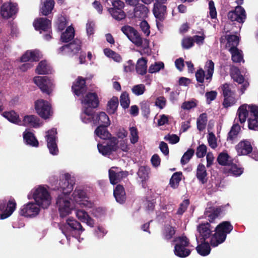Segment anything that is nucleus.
I'll return each mask as SVG.
<instances>
[{"label": "nucleus", "mask_w": 258, "mask_h": 258, "mask_svg": "<svg viewBox=\"0 0 258 258\" xmlns=\"http://www.w3.org/2000/svg\"><path fill=\"white\" fill-rule=\"evenodd\" d=\"M174 253L179 257H185L189 255L190 250L188 248L189 240L186 236H181L175 240Z\"/></svg>", "instance_id": "7"}, {"label": "nucleus", "mask_w": 258, "mask_h": 258, "mask_svg": "<svg viewBox=\"0 0 258 258\" xmlns=\"http://www.w3.org/2000/svg\"><path fill=\"white\" fill-rule=\"evenodd\" d=\"M149 12L147 7L141 5L134 9V15L137 18H144L147 16Z\"/></svg>", "instance_id": "40"}, {"label": "nucleus", "mask_w": 258, "mask_h": 258, "mask_svg": "<svg viewBox=\"0 0 258 258\" xmlns=\"http://www.w3.org/2000/svg\"><path fill=\"white\" fill-rule=\"evenodd\" d=\"M220 211L217 209L215 210L213 208L206 209V211L205 213V218H207L208 220L212 222L219 214Z\"/></svg>", "instance_id": "46"}, {"label": "nucleus", "mask_w": 258, "mask_h": 258, "mask_svg": "<svg viewBox=\"0 0 258 258\" xmlns=\"http://www.w3.org/2000/svg\"><path fill=\"white\" fill-rule=\"evenodd\" d=\"M80 48V42H75L61 47L58 49V53L74 55L79 52Z\"/></svg>", "instance_id": "23"}, {"label": "nucleus", "mask_w": 258, "mask_h": 258, "mask_svg": "<svg viewBox=\"0 0 258 258\" xmlns=\"http://www.w3.org/2000/svg\"><path fill=\"white\" fill-rule=\"evenodd\" d=\"M31 195L35 202L42 208H47L51 203L52 198L50 193L43 186L39 185L32 189L30 195L28 196L29 199H30Z\"/></svg>", "instance_id": "1"}, {"label": "nucleus", "mask_w": 258, "mask_h": 258, "mask_svg": "<svg viewBox=\"0 0 258 258\" xmlns=\"http://www.w3.org/2000/svg\"><path fill=\"white\" fill-rule=\"evenodd\" d=\"M33 26L36 30L46 31L50 27V21L46 18H38L33 22Z\"/></svg>", "instance_id": "28"}, {"label": "nucleus", "mask_w": 258, "mask_h": 258, "mask_svg": "<svg viewBox=\"0 0 258 258\" xmlns=\"http://www.w3.org/2000/svg\"><path fill=\"white\" fill-rule=\"evenodd\" d=\"M246 17L244 9L241 6H237L233 11H230L228 14V18L231 21H237L243 23Z\"/></svg>", "instance_id": "18"}, {"label": "nucleus", "mask_w": 258, "mask_h": 258, "mask_svg": "<svg viewBox=\"0 0 258 258\" xmlns=\"http://www.w3.org/2000/svg\"><path fill=\"white\" fill-rule=\"evenodd\" d=\"M108 116L104 112L94 113L93 124L102 126H108L110 125Z\"/></svg>", "instance_id": "25"}, {"label": "nucleus", "mask_w": 258, "mask_h": 258, "mask_svg": "<svg viewBox=\"0 0 258 258\" xmlns=\"http://www.w3.org/2000/svg\"><path fill=\"white\" fill-rule=\"evenodd\" d=\"M155 103L157 107L161 109L166 106V100L164 97L160 96L157 98Z\"/></svg>", "instance_id": "63"}, {"label": "nucleus", "mask_w": 258, "mask_h": 258, "mask_svg": "<svg viewBox=\"0 0 258 258\" xmlns=\"http://www.w3.org/2000/svg\"><path fill=\"white\" fill-rule=\"evenodd\" d=\"M197 231L198 234L196 235V239L198 243H199L200 241H205L211 235L210 225L208 223L201 224L198 226Z\"/></svg>", "instance_id": "21"}, {"label": "nucleus", "mask_w": 258, "mask_h": 258, "mask_svg": "<svg viewBox=\"0 0 258 258\" xmlns=\"http://www.w3.org/2000/svg\"><path fill=\"white\" fill-rule=\"evenodd\" d=\"M18 11L17 5L12 3H5L1 8L0 14L1 16L8 19L15 15Z\"/></svg>", "instance_id": "16"}, {"label": "nucleus", "mask_w": 258, "mask_h": 258, "mask_svg": "<svg viewBox=\"0 0 258 258\" xmlns=\"http://www.w3.org/2000/svg\"><path fill=\"white\" fill-rule=\"evenodd\" d=\"M217 161L221 165H228L231 163V158L226 152L221 153L217 158Z\"/></svg>", "instance_id": "49"}, {"label": "nucleus", "mask_w": 258, "mask_h": 258, "mask_svg": "<svg viewBox=\"0 0 258 258\" xmlns=\"http://www.w3.org/2000/svg\"><path fill=\"white\" fill-rule=\"evenodd\" d=\"M41 13L45 16L48 15L52 11L54 4L53 0H41Z\"/></svg>", "instance_id": "33"}, {"label": "nucleus", "mask_w": 258, "mask_h": 258, "mask_svg": "<svg viewBox=\"0 0 258 258\" xmlns=\"http://www.w3.org/2000/svg\"><path fill=\"white\" fill-rule=\"evenodd\" d=\"M204 69L206 72V80L209 82L213 76L214 70V63L211 60H208L206 62Z\"/></svg>", "instance_id": "42"}, {"label": "nucleus", "mask_w": 258, "mask_h": 258, "mask_svg": "<svg viewBox=\"0 0 258 258\" xmlns=\"http://www.w3.org/2000/svg\"><path fill=\"white\" fill-rule=\"evenodd\" d=\"M75 210L76 216L79 220L86 223L90 227L94 226V222L93 220L88 215L86 212L83 210L78 209L77 207Z\"/></svg>", "instance_id": "27"}, {"label": "nucleus", "mask_w": 258, "mask_h": 258, "mask_svg": "<svg viewBox=\"0 0 258 258\" xmlns=\"http://www.w3.org/2000/svg\"><path fill=\"white\" fill-rule=\"evenodd\" d=\"M248 127L250 130L258 129V112L254 111L248 119Z\"/></svg>", "instance_id": "45"}, {"label": "nucleus", "mask_w": 258, "mask_h": 258, "mask_svg": "<svg viewBox=\"0 0 258 258\" xmlns=\"http://www.w3.org/2000/svg\"><path fill=\"white\" fill-rule=\"evenodd\" d=\"M51 71L50 66L45 60L40 61L36 69V73L38 74H47L50 73Z\"/></svg>", "instance_id": "39"}, {"label": "nucleus", "mask_w": 258, "mask_h": 258, "mask_svg": "<svg viewBox=\"0 0 258 258\" xmlns=\"http://www.w3.org/2000/svg\"><path fill=\"white\" fill-rule=\"evenodd\" d=\"M72 89L75 95L81 96L87 91L86 80L82 77H79L73 83Z\"/></svg>", "instance_id": "19"}, {"label": "nucleus", "mask_w": 258, "mask_h": 258, "mask_svg": "<svg viewBox=\"0 0 258 258\" xmlns=\"http://www.w3.org/2000/svg\"><path fill=\"white\" fill-rule=\"evenodd\" d=\"M166 7L163 4L155 3L153 9V13L156 19L162 21L164 19Z\"/></svg>", "instance_id": "29"}, {"label": "nucleus", "mask_w": 258, "mask_h": 258, "mask_svg": "<svg viewBox=\"0 0 258 258\" xmlns=\"http://www.w3.org/2000/svg\"><path fill=\"white\" fill-rule=\"evenodd\" d=\"M60 228L68 239L71 236L80 234L84 231L81 224L73 218H69Z\"/></svg>", "instance_id": "5"}, {"label": "nucleus", "mask_w": 258, "mask_h": 258, "mask_svg": "<svg viewBox=\"0 0 258 258\" xmlns=\"http://www.w3.org/2000/svg\"><path fill=\"white\" fill-rule=\"evenodd\" d=\"M109 11L113 18L117 20H122L125 17L124 12L121 9L110 8Z\"/></svg>", "instance_id": "48"}, {"label": "nucleus", "mask_w": 258, "mask_h": 258, "mask_svg": "<svg viewBox=\"0 0 258 258\" xmlns=\"http://www.w3.org/2000/svg\"><path fill=\"white\" fill-rule=\"evenodd\" d=\"M239 43V38L236 35H231L229 36L227 38V45L231 47H236V46L238 45Z\"/></svg>", "instance_id": "58"}, {"label": "nucleus", "mask_w": 258, "mask_h": 258, "mask_svg": "<svg viewBox=\"0 0 258 258\" xmlns=\"http://www.w3.org/2000/svg\"><path fill=\"white\" fill-rule=\"evenodd\" d=\"M235 149L239 156H243L250 153L252 150V148L248 141L243 140L235 146Z\"/></svg>", "instance_id": "24"}, {"label": "nucleus", "mask_w": 258, "mask_h": 258, "mask_svg": "<svg viewBox=\"0 0 258 258\" xmlns=\"http://www.w3.org/2000/svg\"><path fill=\"white\" fill-rule=\"evenodd\" d=\"M147 60L144 57L139 59L136 66V70L137 73L143 76L145 75L147 71Z\"/></svg>", "instance_id": "35"}, {"label": "nucleus", "mask_w": 258, "mask_h": 258, "mask_svg": "<svg viewBox=\"0 0 258 258\" xmlns=\"http://www.w3.org/2000/svg\"><path fill=\"white\" fill-rule=\"evenodd\" d=\"M232 229L233 226L229 222L225 221L219 224L216 227L215 233L211 237V245L216 247L223 243L226 238L227 234L229 233Z\"/></svg>", "instance_id": "3"}, {"label": "nucleus", "mask_w": 258, "mask_h": 258, "mask_svg": "<svg viewBox=\"0 0 258 258\" xmlns=\"http://www.w3.org/2000/svg\"><path fill=\"white\" fill-rule=\"evenodd\" d=\"M73 201L81 207H90L91 203L88 201L86 193L82 189H77L73 194Z\"/></svg>", "instance_id": "15"}, {"label": "nucleus", "mask_w": 258, "mask_h": 258, "mask_svg": "<svg viewBox=\"0 0 258 258\" xmlns=\"http://www.w3.org/2000/svg\"><path fill=\"white\" fill-rule=\"evenodd\" d=\"M118 141L115 137L110 138L105 145L98 144L97 148L100 153L104 156L110 155L118 149Z\"/></svg>", "instance_id": "12"}, {"label": "nucleus", "mask_w": 258, "mask_h": 258, "mask_svg": "<svg viewBox=\"0 0 258 258\" xmlns=\"http://www.w3.org/2000/svg\"><path fill=\"white\" fill-rule=\"evenodd\" d=\"M207 115L205 113L202 114L197 120V127L199 130L202 131L205 129L207 124Z\"/></svg>", "instance_id": "51"}, {"label": "nucleus", "mask_w": 258, "mask_h": 258, "mask_svg": "<svg viewBox=\"0 0 258 258\" xmlns=\"http://www.w3.org/2000/svg\"><path fill=\"white\" fill-rule=\"evenodd\" d=\"M138 174L142 181L145 180L148 177V170L145 167H141L139 168Z\"/></svg>", "instance_id": "60"}, {"label": "nucleus", "mask_w": 258, "mask_h": 258, "mask_svg": "<svg viewBox=\"0 0 258 258\" xmlns=\"http://www.w3.org/2000/svg\"><path fill=\"white\" fill-rule=\"evenodd\" d=\"M164 65L162 62H156L150 65L148 72L149 73L153 74L158 72L160 70L164 68Z\"/></svg>", "instance_id": "52"}, {"label": "nucleus", "mask_w": 258, "mask_h": 258, "mask_svg": "<svg viewBox=\"0 0 258 258\" xmlns=\"http://www.w3.org/2000/svg\"><path fill=\"white\" fill-rule=\"evenodd\" d=\"M229 51L231 53L232 60L233 62H240L243 61L241 51L238 50L236 47H231L229 49Z\"/></svg>", "instance_id": "43"}, {"label": "nucleus", "mask_w": 258, "mask_h": 258, "mask_svg": "<svg viewBox=\"0 0 258 258\" xmlns=\"http://www.w3.org/2000/svg\"><path fill=\"white\" fill-rule=\"evenodd\" d=\"M164 139L169 142V143L174 144L178 143L179 141V138L178 136L174 134L167 135L164 137Z\"/></svg>", "instance_id": "62"}, {"label": "nucleus", "mask_w": 258, "mask_h": 258, "mask_svg": "<svg viewBox=\"0 0 258 258\" xmlns=\"http://www.w3.org/2000/svg\"><path fill=\"white\" fill-rule=\"evenodd\" d=\"M208 141L209 146L213 149H215L217 147L216 138L215 136L212 133H210L208 135Z\"/></svg>", "instance_id": "61"}, {"label": "nucleus", "mask_w": 258, "mask_h": 258, "mask_svg": "<svg viewBox=\"0 0 258 258\" xmlns=\"http://www.w3.org/2000/svg\"><path fill=\"white\" fill-rule=\"evenodd\" d=\"M120 102L121 106L124 108L128 107L130 103V100L128 94L126 92L121 94L120 98Z\"/></svg>", "instance_id": "54"}, {"label": "nucleus", "mask_w": 258, "mask_h": 258, "mask_svg": "<svg viewBox=\"0 0 258 258\" xmlns=\"http://www.w3.org/2000/svg\"><path fill=\"white\" fill-rule=\"evenodd\" d=\"M121 31L135 45L142 48L145 52H149V41L146 39H142L134 28L124 26L122 27Z\"/></svg>", "instance_id": "2"}, {"label": "nucleus", "mask_w": 258, "mask_h": 258, "mask_svg": "<svg viewBox=\"0 0 258 258\" xmlns=\"http://www.w3.org/2000/svg\"><path fill=\"white\" fill-rule=\"evenodd\" d=\"M107 126H99L95 131V134L96 136L98 137L101 139L107 140L111 138V135L106 130Z\"/></svg>", "instance_id": "41"}, {"label": "nucleus", "mask_w": 258, "mask_h": 258, "mask_svg": "<svg viewBox=\"0 0 258 258\" xmlns=\"http://www.w3.org/2000/svg\"><path fill=\"white\" fill-rule=\"evenodd\" d=\"M118 104V98L116 97H113L108 102L107 110L110 114H113L117 110Z\"/></svg>", "instance_id": "44"}, {"label": "nucleus", "mask_w": 258, "mask_h": 258, "mask_svg": "<svg viewBox=\"0 0 258 258\" xmlns=\"http://www.w3.org/2000/svg\"><path fill=\"white\" fill-rule=\"evenodd\" d=\"M74 183V179L71 175L69 174H64L63 178L59 183L60 187L58 189L62 192L60 195L69 196V194L73 189Z\"/></svg>", "instance_id": "14"}, {"label": "nucleus", "mask_w": 258, "mask_h": 258, "mask_svg": "<svg viewBox=\"0 0 258 258\" xmlns=\"http://www.w3.org/2000/svg\"><path fill=\"white\" fill-rule=\"evenodd\" d=\"M33 81L43 93L48 95L51 94L55 87L54 81L47 76L35 77Z\"/></svg>", "instance_id": "8"}, {"label": "nucleus", "mask_w": 258, "mask_h": 258, "mask_svg": "<svg viewBox=\"0 0 258 258\" xmlns=\"http://www.w3.org/2000/svg\"><path fill=\"white\" fill-rule=\"evenodd\" d=\"M3 116L12 123L21 124V121L19 115L14 111L5 112L3 113Z\"/></svg>", "instance_id": "36"}, {"label": "nucleus", "mask_w": 258, "mask_h": 258, "mask_svg": "<svg viewBox=\"0 0 258 258\" xmlns=\"http://www.w3.org/2000/svg\"><path fill=\"white\" fill-rule=\"evenodd\" d=\"M16 203L14 199H10L8 202L0 200V211L2 212L1 219H5L10 217L16 209Z\"/></svg>", "instance_id": "11"}, {"label": "nucleus", "mask_w": 258, "mask_h": 258, "mask_svg": "<svg viewBox=\"0 0 258 258\" xmlns=\"http://www.w3.org/2000/svg\"><path fill=\"white\" fill-rule=\"evenodd\" d=\"M146 91V87L144 84H140L134 85L132 88V93L136 96L143 95Z\"/></svg>", "instance_id": "50"}, {"label": "nucleus", "mask_w": 258, "mask_h": 258, "mask_svg": "<svg viewBox=\"0 0 258 258\" xmlns=\"http://www.w3.org/2000/svg\"><path fill=\"white\" fill-rule=\"evenodd\" d=\"M56 129L52 128L46 132L45 137L49 152L53 155H56L58 153V149L56 144Z\"/></svg>", "instance_id": "9"}, {"label": "nucleus", "mask_w": 258, "mask_h": 258, "mask_svg": "<svg viewBox=\"0 0 258 258\" xmlns=\"http://www.w3.org/2000/svg\"><path fill=\"white\" fill-rule=\"evenodd\" d=\"M94 113L92 109L84 108L83 112L81 114L82 121L85 123H92Z\"/></svg>", "instance_id": "38"}, {"label": "nucleus", "mask_w": 258, "mask_h": 258, "mask_svg": "<svg viewBox=\"0 0 258 258\" xmlns=\"http://www.w3.org/2000/svg\"><path fill=\"white\" fill-rule=\"evenodd\" d=\"M197 251L199 254L202 256L208 255L211 251V248L209 243L205 242V241H200L198 246L196 247Z\"/></svg>", "instance_id": "37"}, {"label": "nucleus", "mask_w": 258, "mask_h": 258, "mask_svg": "<svg viewBox=\"0 0 258 258\" xmlns=\"http://www.w3.org/2000/svg\"><path fill=\"white\" fill-rule=\"evenodd\" d=\"M42 57V54L38 50H28L21 57V61H38Z\"/></svg>", "instance_id": "26"}, {"label": "nucleus", "mask_w": 258, "mask_h": 258, "mask_svg": "<svg viewBox=\"0 0 258 258\" xmlns=\"http://www.w3.org/2000/svg\"><path fill=\"white\" fill-rule=\"evenodd\" d=\"M140 28L143 33L146 35L149 36L150 33V26L146 21H143L140 25Z\"/></svg>", "instance_id": "64"}, {"label": "nucleus", "mask_w": 258, "mask_h": 258, "mask_svg": "<svg viewBox=\"0 0 258 258\" xmlns=\"http://www.w3.org/2000/svg\"><path fill=\"white\" fill-rule=\"evenodd\" d=\"M126 172L119 171L116 167H112L109 170V177L110 183L115 184L119 182L123 177L127 176Z\"/></svg>", "instance_id": "22"}, {"label": "nucleus", "mask_w": 258, "mask_h": 258, "mask_svg": "<svg viewBox=\"0 0 258 258\" xmlns=\"http://www.w3.org/2000/svg\"><path fill=\"white\" fill-rule=\"evenodd\" d=\"M82 103L84 108L97 107L99 103L98 97L95 93L89 92L82 99Z\"/></svg>", "instance_id": "20"}, {"label": "nucleus", "mask_w": 258, "mask_h": 258, "mask_svg": "<svg viewBox=\"0 0 258 258\" xmlns=\"http://www.w3.org/2000/svg\"><path fill=\"white\" fill-rule=\"evenodd\" d=\"M194 154V150L192 149H188L183 155L181 159V163L184 165L186 164L192 157Z\"/></svg>", "instance_id": "57"}, {"label": "nucleus", "mask_w": 258, "mask_h": 258, "mask_svg": "<svg viewBox=\"0 0 258 258\" xmlns=\"http://www.w3.org/2000/svg\"><path fill=\"white\" fill-rule=\"evenodd\" d=\"M34 108L38 115L44 119L50 118L53 113L51 104L42 99L35 101Z\"/></svg>", "instance_id": "6"}, {"label": "nucleus", "mask_w": 258, "mask_h": 258, "mask_svg": "<svg viewBox=\"0 0 258 258\" xmlns=\"http://www.w3.org/2000/svg\"><path fill=\"white\" fill-rule=\"evenodd\" d=\"M74 29L70 26L67 28L66 31L61 36V40L62 42H68L71 40L74 37Z\"/></svg>", "instance_id": "47"}, {"label": "nucleus", "mask_w": 258, "mask_h": 258, "mask_svg": "<svg viewBox=\"0 0 258 258\" xmlns=\"http://www.w3.org/2000/svg\"><path fill=\"white\" fill-rule=\"evenodd\" d=\"M196 176L202 184H204L207 181V172L206 167L203 164H200L198 166Z\"/></svg>", "instance_id": "34"}, {"label": "nucleus", "mask_w": 258, "mask_h": 258, "mask_svg": "<svg viewBox=\"0 0 258 258\" xmlns=\"http://www.w3.org/2000/svg\"><path fill=\"white\" fill-rule=\"evenodd\" d=\"M39 121L38 118L34 115H26L23 118L22 124L25 126L38 127L41 125Z\"/></svg>", "instance_id": "30"}, {"label": "nucleus", "mask_w": 258, "mask_h": 258, "mask_svg": "<svg viewBox=\"0 0 258 258\" xmlns=\"http://www.w3.org/2000/svg\"><path fill=\"white\" fill-rule=\"evenodd\" d=\"M230 75L233 80L239 84H242V87L240 89L241 94L244 93L245 90L249 86V83L244 80L243 77L240 74L239 69L235 67L231 68Z\"/></svg>", "instance_id": "17"}, {"label": "nucleus", "mask_w": 258, "mask_h": 258, "mask_svg": "<svg viewBox=\"0 0 258 258\" xmlns=\"http://www.w3.org/2000/svg\"><path fill=\"white\" fill-rule=\"evenodd\" d=\"M113 195L117 202L122 204L125 201L126 195L122 186L117 185L114 189Z\"/></svg>", "instance_id": "32"}, {"label": "nucleus", "mask_w": 258, "mask_h": 258, "mask_svg": "<svg viewBox=\"0 0 258 258\" xmlns=\"http://www.w3.org/2000/svg\"><path fill=\"white\" fill-rule=\"evenodd\" d=\"M224 97V99L223 102V105L225 108L232 106L237 101V99L235 98L234 95H228Z\"/></svg>", "instance_id": "53"}, {"label": "nucleus", "mask_w": 258, "mask_h": 258, "mask_svg": "<svg viewBox=\"0 0 258 258\" xmlns=\"http://www.w3.org/2000/svg\"><path fill=\"white\" fill-rule=\"evenodd\" d=\"M207 146L202 144L198 146L196 151V155L198 158H202L205 156L207 153Z\"/></svg>", "instance_id": "59"}, {"label": "nucleus", "mask_w": 258, "mask_h": 258, "mask_svg": "<svg viewBox=\"0 0 258 258\" xmlns=\"http://www.w3.org/2000/svg\"><path fill=\"white\" fill-rule=\"evenodd\" d=\"M130 141L131 143L134 144L138 142L139 140L138 133L137 129L135 127L130 128Z\"/></svg>", "instance_id": "56"}, {"label": "nucleus", "mask_w": 258, "mask_h": 258, "mask_svg": "<svg viewBox=\"0 0 258 258\" xmlns=\"http://www.w3.org/2000/svg\"><path fill=\"white\" fill-rule=\"evenodd\" d=\"M181 174L178 172L175 173L173 174L170 181V184L172 187L175 188L178 186L181 179Z\"/></svg>", "instance_id": "55"}, {"label": "nucleus", "mask_w": 258, "mask_h": 258, "mask_svg": "<svg viewBox=\"0 0 258 258\" xmlns=\"http://www.w3.org/2000/svg\"><path fill=\"white\" fill-rule=\"evenodd\" d=\"M56 204L61 217H67L72 213L73 210L76 209V205L67 195H59Z\"/></svg>", "instance_id": "4"}, {"label": "nucleus", "mask_w": 258, "mask_h": 258, "mask_svg": "<svg viewBox=\"0 0 258 258\" xmlns=\"http://www.w3.org/2000/svg\"><path fill=\"white\" fill-rule=\"evenodd\" d=\"M23 135L24 140L27 145L33 147H37L38 146V141L32 133L28 130H26L23 133Z\"/></svg>", "instance_id": "31"}, {"label": "nucleus", "mask_w": 258, "mask_h": 258, "mask_svg": "<svg viewBox=\"0 0 258 258\" xmlns=\"http://www.w3.org/2000/svg\"><path fill=\"white\" fill-rule=\"evenodd\" d=\"M254 111L258 112V106L247 104H243L240 106L237 111V115L239 121L241 123L244 122L248 113L251 115Z\"/></svg>", "instance_id": "13"}, {"label": "nucleus", "mask_w": 258, "mask_h": 258, "mask_svg": "<svg viewBox=\"0 0 258 258\" xmlns=\"http://www.w3.org/2000/svg\"><path fill=\"white\" fill-rule=\"evenodd\" d=\"M40 208L35 202H30L22 207L20 213L26 217H34L39 213Z\"/></svg>", "instance_id": "10"}]
</instances>
